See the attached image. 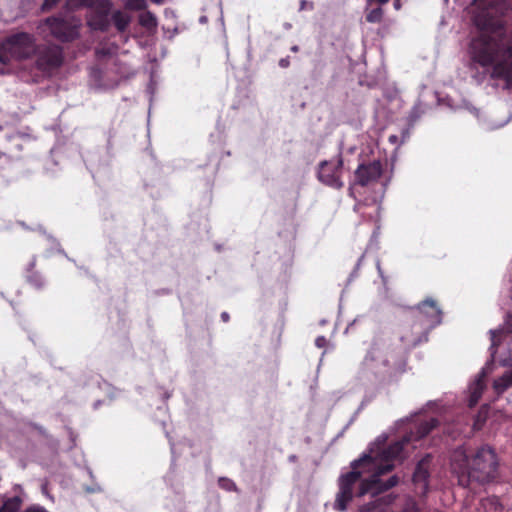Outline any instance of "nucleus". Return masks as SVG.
<instances>
[{"instance_id": "f257e3e1", "label": "nucleus", "mask_w": 512, "mask_h": 512, "mask_svg": "<svg viewBox=\"0 0 512 512\" xmlns=\"http://www.w3.org/2000/svg\"><path fill=\"white\" fill-rule=\"evenodd\" d=\"M473 22L479 30L471 40V68L477 65L493 79L512 82V28L503 26L501 17L510 7L509 0H473Z\"/></svg>"}, {"instance_id": "f03ea898", "label": "nucleus", "mask_w": 512, "mask_h": 512, "mask_svg": "<svg viewBox=\"0 0 512 512\" xmlns=\"http://www.w3.org/2000/svg\"><path fill=\"white\" fill-rule=\"evenodd\" d=\"M351 468V471L342 474L338 480L339 491L335 499V509L338 511H346L354 496L362 497L371 494L372 497H376L399 483L397 475L383 481L381 476L392 471L393 466L389 464L377 466L370 455H364L353 461Z\"/></svg>"}, {"instance_id": "7ed1b4c3", "label": "nucleus", "mask_w": 512, "mask_h": 512, "mask_svg": "<svg viewBox=\"0 0 512 512\" xmlns=\"http://www.w3.org/2000/svg\"><path fill=\"white\" fill-rule=\"evenodd\" d=\"M451 469L462 487H468L473 481L480 484L488 483L498 476L497 455L487 445L472 452L460 446L451 454Z\"/></svg>"}, {"instance_id": "20e7f679", "label": "nucleus", "mask_w": 512, "mask_h": 512, "mask_svg": "<svg viewBox=\"0 0 512 512\" xmlns=\"http://www.w3.org/2000/svg\"><path fill=\"white\" fill-rule=\"evenodd\" d=\"M396 360V353L390 350L387 340L381 336L374 337L362 365L376 376L390 375Z\"/></svg>"}, {"instance_id": "39448f33", "label": "nucleus", "mask_w": 512, "mask_h": 512, "mask_svg": "<svg viewBox=\"0 0 512 512\" xmlns=\"http://www.w3.org/2000/svg\"><path fill=\"white\" fill-rule=\"evenodd\" d=\"M36 38L27 32H17L0 41V63L6 64L11 58L29 59L37 47Z\"/></svg>"}, {"instance_id": "423d86ee", "label": "nucleus", "mask_w": 512, "mask_h": 512, "mask_svg": "<svg viewBox=\"0 0 512 512\" xmlns=\"http://www.w3.org/2000/svg\"><path fill=\"white\" fill-rule=\"evenodd\" d=\"M32 57L35 68L49 77L56 74L65 62L63 47L52 42L38 44Z\"/></svg>"}, {"instance_id": "0eeeda50", "label": "nucleus", "mask_w": 512, "mask_h": 512, "mask_svg": "<svg viewBox=\"0 0 512 512\" xmlns=\"http://www.w3.org/2000/svg\"><path fill=\"white\" fill-rule=\"evenodd\" d=\"M50 34L62 43H70L80 37L81 19L75 16H51L45 20Z\"/></svg>"}, {"instance_id": "6e6552de", "label": "nucleus", "mask_w": 512, "mask_h": 512, "mask_svg": "<svg viewBox=\"0 0 512 512\" xmlns=\"http://www.w3.org/2000/svg\"><path fill=\"white\" fill-rule=\"evenodd\" d=\"M112 10V2L110 0H98L95 5L90 8L86 15L87 26L92 31L106 32L110 27V14Z\"/></svg>"}, {"instance_id": "1a4fd4ad", "label": "nucleus", "mask_w": 512, "mask_h": 512, "mask_svg": "<svg viewBox=\"0 0 512 512\" xmlns=\"http://www.w3.org/2000/svg\"><path fill=\"white\" fill-rule=\"evenodd\" d=\"M430 329L421 323L420 320L412 318L409 322L403 325L400 335V340L404 349L410 350L422 342L428 340V333Z\"/></svg>"}, {"instance_id": "9d476101", "label": "nucleus", "mask_w": 512, "mask_h": 512, "mask_svg": "<svg viewBox=\"0 0 512 512\" xmlns=\"http://www.w3.org/2000/svg\"><path fill=\"white\" fill-rule=\"evenodd\" d=\"M342 167L343 160L340 156L329 161H322L319 164L318 179L327 186L340 189L343 187L341 181Z\"/></svg>"}, {"instance_id": "9b49d317", "label": "nucleus", "mask_w": 512, "mask_h": 512, "mask_svg": "<svg viewBox=\"0 0 512 512\" xmlns=\"http://www.w3.org/2000/svg\"><path fill=\"white\" fill-rule=\"evenodd\" d=\"M416 310L417 313L413 318L420 320L430 330L441 323L442 311L435 300L431 298L425 299L417 305Z\"/></svg>"}, {"instance_id": "f8f14e48", "label": "nucleus", "mask_w": 512, "mask_h": 512, "mask_svg": "<svg viewBox=\"0 0 512 512\" xmlns=\"http://www.w3.org/2000/svg\"><path fill=\"white\" fill-rule=\"evenodd\" d=\"M432 455L426 454L421 458L413 473V484L415 491L420 496H425L429 491L430 466L432 463Z\"/></svg>"}, {"instance_id": "ddd939ff", "label": "nucleus", "mask_w": 512, "mask_h": 512, "mask_svg": "<svg viewBox=\"0 0 512 512\" xmlns=\"http://www.w3.org/2000/svg\"><path fill=\"white\" fill-rule=\"evenodd\" d=\"M382 172L383 168L380 161L362 163L355 171V182L360 186H367L369 183L377 181Z\"/></svg>"}, {"instance_id": "4468645a", "label": "nucleus", "mask_w": 512, "mask_h": 512, "mask_svg": "<svg viewBox=\"0 0 512 512\" xmlns=\"http://www.w3.org/2000/svg\"><path fill=\"white\" fill-rule=\"evenodd\" d=\"M512 327V314L508 313L504 320V325L495 330H490V352L491 355L494 356L497 352L498 347L501 345L502 341L507 338L511 334Z\"/></svg>"}, {"instance_id": "2eb2a0df", "label": "nucleus", "mask_w": 512, "mask_h": 512, "mask_svg": "<svg viewBox=\"0 0 512 512\" xmlns=\"http://www.w3.org/2000/svg\"><path fill=\"white\" fill-rule=\"evenodd\" d=\"M408 442L407 439L403 440V441H396L394 443H391L387 448H385L382 453H381V456H382V460L383 462L382 463H378L375 459H374V462L377 466H382V465H386V464H389V465H392L394 467V464H392L391 462L394 461V460H397V459H401L402 458V454H403V451H404V445Z\"/></svg>"}, {"instance_id": "dca6fc26", "label": "nucleus", "mask_w": 512, "mask_h": 512, "mask_svg": "<svg viewBox=\"0 0 512 512\" xmlns=\"http://www.w3.org/2000/svg\"><path fill=\"white\" fill-rule=\"evenodd\" d=\"M36 257L28 262L26 267V281L35 289L40 290L45 286V280L40 272L35 270Z\"/></svg>"}, {"instance_id": "f3484780", "label": "nucleus", "mask_w": 512, "mask_h": 512, "mask_svg": "<svg viewBox=\"0 0 512 512\" xmlns=\"http://www.w3.org/2000/svg\"><path fill=\"white\" fill-rule=\"evenodd\" d=\"M439 424L436 418H430L428 420L420 422L416 427L413 434L416 440H420L426 437L432 430H434Z\"/></svg>"}, {"instance_id": "a211bd4d", "label": "nucleus", "mask_w": 512, "mask_h": 512, "mask_svg": "<svg viewBox=\"0 0 512 512\" xmlns=\"http://www.w3.org/2000/svg\"><path fill=\"white\" fill-rule=\"evenodd\" d=\"M485 389V383L482 377H479L470 387L469 406L474 407L480 400L483 391Z\"/></svg>"}, {"instance_id": "6ab92c4d", "label": "nucleus", "mask_w": 512, "mask_h": 512, "mask_svg": "<svg viewBox=\"0 0 512 512\" xmlns=\"http://www.w3.org/2000/svg\"><path fill=\"white\" fill-rule=\"evenodd\" d=\"M395 500V496L392 494H389L384 497L377 498L374 501H371L369 503H366L361 506L360 511L361 512H371L375 509L380 508L381 506H388L393 503Z\"/></svg>"}, {"instance_id": "aec40b11", "label": "nucleus", "mask_w": 512, "mask_h": 512, "mask_svg": "<svg viewBox=\"0 0 512 512\" xmlns=\"http://www.w3.org/2000/svg\"><path fill=\"white\" fill-rule=\"evenodd\" d=\"M480 506V509L484 510V512H502V505L496 496L482 499Z\"/></svg>"}, {"instance_id": "412c9836", "label": "nucleus", "mask_w": 512, "mask_h": 512, "mask_svg": "<svg viewBox=\"0 0 512 512\" xmlns=\"http://www.w3.org/2000/svg\"><path fill=\"white\" fill-rule=\"evenodd\" d=\"M111 19L119 32H124L130 23V18L119 10L113 13Z\"/></svg>"}, {"instance_id": "4be33fe9", "label": "nucleus", "mask_w": 512, "mask_h": 512, "mask_svg": "<svg viewBox=\"0 0 512 512\" xmlns=\"http://www.w3.org/2000/svg\"><path fill=\"white\" fill-rule=\"evenodd\" d=\"M493 386L498 394L503 393L507 388L512 386V371L506 372L499 379L495 380Z\"/></svg>"}, {"instance_id": "5701e85b", "label": "nucleus", "mask_w": 512, "mask_h": 512, "mask_svg": "<svg viewBox=\"0 0 512 512\" xmlns=\"http://www.w3.org/2000/svg\"><path fill=\"white\" fill-rule=\"evenodd\" d=\"M21 506V499L17 496L8 498L0 507V512H18Z\"/></svg>"}, {"instance_id": "b1692460", "label": "nucleus", "mask_w": 512, "mask_h": 512, "mask_svg": "<svg viewBox=\"0 0 512 512\" xmlns=\"http://www.w3.org/2000/svg\"><path fill=\"white\" fill-rule=\"evenodd\" d=\"M139 24L147 29H152L157 26V19L153 13L146 11L139 16Z\"/></svg>"}, {"instance_id": "393cba45", "label": "nucleus", "mask_w": 512, "mask_h": 512, "mask_svg": "<svg viewBox=\"0 0 512 512\" xmlns=\"http://www.w3.org/2000/svg\"><path fill=\"white\" fill-rule=\"evenodd\" d=\"M384 11L381 7H376L368 11L365 19L368 23H380L383 19Z\"/></svg>"}, {"instance_id": "a878e982", "label": "nucleus", "mask_w": 512, "mask_h": 512, "mask_svg": "<svg viewBox=\"0 0 512 512\" xmlns=\"http://www.w3.org/2000/svg\"><path fill=\"white\" fill-rule=\"evenodd\" d=\"M96 0H67V7L71 10H77L82 7L92 8Z\"/></svg>"}, {"instance_id": "bb28decb", "label": "nucleus", "mask_w": 512, "mask_h": 512, "mask_svg": "<svg viewBox=\"0 0 512 512\" xmlns=\"http://www.w3.org/2000/svg\"><path fill=\"white\" fill-rule=\"evenodd\" d=\"M218 485L221 489L226 491H234L237 492L238 488L233 480L227 477H220L218 479Z\"/></svg>"}, {"instance_id": "cd10ccee", "label": "nucleus", "mask_w": 512, "mask_h": 512, "mask_svg": "<svg viewBox=\"0 0 512 512\" xmlns=\"http://www.w3.org/2000/svg\"><path fill=\"white\" fill-rule=\"evenodd\" d=\"M60 0H44L41 9L42 11L46 12L54 8Z\"/></svg>"}, {"instance_id": "c85d7f7f", "label": "nucleus", "mask_w": 512, "mask_h": 512, "mask_svg": "<svg viewBox=\"0 0 512 512\" xmlns=\"http://www.w3.org/2000/svg\"><path fill=\"white\" fill-rule=\"evenodd\" d=\"M403 512H419L417 505L413 501H409L406 503L405 508L403 509Z\"/></svg>"}, {"instance_id": "c756f323", "label": "nucleus", "mask_w": 512, "mask_h": 512, "mask_svg": "<svg viewBox=\"0 0 512 512\" xmlns=\"http://www.w3.org/2000/svg\"><path fill=\"white\" fill-rule=\"evenodd\" d=\"M315 345L318 348H324L327 345V339L324 336H318L315 339Z\"/></svg>"}, {"instance_id": "7c9ffc66", "label": "nucleus", "mask_w": 512, "mask_h": 512, "mask_svg": "<svg viewBox=\"0 0 512 512\" xmlns=\"http://www.w3.org/2000/svg\"><path fill=\"white\" fill-rule=\"evenodd\" d=\"M24 512H48L44 507L39 505H32L28 507Z\"/></svg>"}, {"instance_id": "2f4dec72", "label": "nucleus", "mask_w": 512, "mask_h": 512, "mask_svg": "<svg viewBox=\"0 0 512 512\" xmlns=\"http://www.w3.org/2000/svg\"><path fill=\"white\" fill-rule=\"evenodd\" d=\"M289 64H290V61H289V59H288V58H282V59H280V61H279V65H280V67H282V68H287V67L289 66Z\"/></svg>"}, {"instance_id": "473e14b6", "label": "nucleus", "mask_w": 512, "mask_h": 512, "mask_svg": "<svg viewBox=\"0 0 512 512\" xmlns=\"http://www.w3.org/2000/svg\"><path fill=\"white\" fill-rule=\"evenodd\" d=\"M390 0H367V3L369 5L373 4V3H377L379 5H384V4H387Z\"/></svg>"}, {"instance_id": "72a5a7b5", "label": "nucleus", "mask_w": 512, "mask_h": 512, "mask_svg": "<svg viewBox=\"0 0 512 512\" xmlns=\"http://www.w3.org/2000/svg\"><path fill=\"white\" fill-rule=\"evenodd\" d=\"M136 2H137V5H136L137 9H142L145 6V0H137Z\"/></svg>"}, {"instance_id": "f704fd0d", "label": "nucleus", "mask_w": 512, "mask_h": 512, "mask_svg": "<svg viewBox=\"0 0 512 512\" xmlns=\"http://www.w3.org/2000/svg\"><path fill=\"white\" fill-rule=\"evenodd\" d=\"M221 318H222V320H223L224 322H227V321H229V314H228L227 312H223V313L221 314Z\"/></svg>"}, {"instance_id": "c9c22d12", "label": "nucleus", "mask_w": 512, "mask_h": 512, "mask_svg": "<svg viewBox=\"0 0 512 512\" xmlns=\"http://www.w3.org/2000/svg\"><path fill=\"white\" fill-rule=\"evenodd\" d=\"M479 422H480V415H478L477 419H476V420H475V422H474V427H475V428H479V427H478Z\"/></svg>"}, {"instance_id": "e433bc0d", "label": "nucleus", "mask_w": 512, "mask_h": 512, "mask_svg": "<svg viewBox=\"0 0 512 512\" xmlns=\"http://www.w3.org/2000/svg\"><path fill=\"white\" fill-rule=\"evenodd\" d=\"M153 3L160 4L163 2V0H151Z\"/></svg>"}, {"instance_id": "4c0bfd02", "label": "nucleus", "mask_w": 512, "mask_h": 512, "mask_svg": "<svg viewBox=\"0 0 512 512\" xmlns=\"http://www.w3.org/2000/svg\"><path fill=\"white\" fill-rule=\"evenodd\" d=\"M305 4H306V1H304V0H303V1L301 2V9H303V8H304Z\"/></svg>"}]
</instances>
